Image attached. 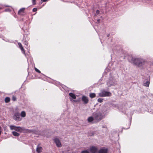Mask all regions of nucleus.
Segmentation results:
<instances>
[{"mask_svg": "<svg viewBox=\"0 0 153 153\" xmlns=\"http://www.w3.org/2000/svg\"><path fill=\"white\" fill-rule=\"evenodd\" d=\"M129 60L138 67L143 66L146 62V60L141 58L132 57L131 60L129 59Z\"/></svg>", "mask_w": 153, "mask_h": 153, "instance_id": "1", "label": "nucleus"}, {"mask_svg": "<svg viewBox=\"0 0 153 153\" xmlns=\"http://www.w3.org/2000/svg\"><path fill=\"white\" fill-rule=\"evenodd\" d=\"M9 127L11 130H14L18 132H22L23 130V128L20 126H16L14 125H10L9 126Z\"/></svg>", "mask_w": 153, "mask_h": 153, "instance_id": "2", "label": "nucleus"}, {"mask_svg": "<svg viewBox=\"0 0 153 153\" xmlns=\"http://www.w3.org/2000/svg\"><path fill=\"white\" fill-rule=\"evenodd\" d=\"M111 94L109 92L103 91L99 93V95L100 97H109L111 96Z\"/></svg>", "mask_w": 153, "mask_h": 153, "instance_id": "3", "label": "nucleus"}, {"mask_svg": "<svg viewBox=\"0 0 153 153\" xmlns=\"http://www.w3.org/2000/svg\"><path fill=\"white\" fill-rule=\"evenodd\" d=\"M13 118L15 120L18 122L21 121L22 120V118L21 117L19 112L15 113L13 116Z\"/></svg>", "mask_w": 153, "mask_h": 153, "instance_id": "4", "label": "nucleus"}, {"mask_svg": "<svg viewBox=\"0 0 153 153\" xmlns=\"http://www.w3.org/2000/svg\"><path fill=\"white\" fill-rule=\"evenodd\" d=\"M89 151L91 153H96L98 151V149L96 146H90Z\"/></svg>", "mask_w": 153, "mask_h": 153, "instance_id": "5", "label": "nucleus"}, {"mask_svg": "<svg viewBox=\"0 0 153 153\" xmlns=\"http://www.w3.org/2000/svg\"><path fill=\"white\" fill-rule=\"evenodd\" d=\"M54 142L56 146L58 147H60L62 146L61 143L59 140V139L57 138H56L54 139Z\"/></svg>", "mask_w": 153, "mask_h": 153, "instance_id": "6", "label": "nucleus"}, {"mask_svg": "<svg viewBox=\"0 0 153 153\" xmlns=\"http://www.w3.org/2000/svg\"><path fill=\"white\" fill-rule=\"evenodd\" d=\"M82 100L86 104L88 102V98L84 95H83L82 97Z\"/></svg>", "mask_w": 153, "mask_h": 153, "instance_id": "7", "label": "nucleus"}, {"mask_svg": "<svg viewBox=\"0 0 153 153\" xmlns=\"http://www.w3.org/2000/svg\"><path fill=\"white\" fill-rule=\"evenodd\" d=\"M21 117L22 118H24L26 116V113L24 111H22L21 112L20 114Z\"/></svg>", "mask_w": 153, "mask_h": 153, "instance_id": "8", "label": "nucleus"}, {"mask_svg": "<svg viewBox=\"0 0 153 153\" xmlns=\"http://www.w3.org/2000/svg\"><path fill=\"white\" fill-rule=\"evenodd\" d=\"M18 45H19L20 48L21 50L22 51L23 53H24L25 54V51L24 49L23 48L21 44L20 43H18Z\"/></svg>", "mask_w": 153, "mask_h": 153, "instance_id": "9", "label": "nucleus"}, {"mask_svg": "<svg viewBox=\"0 0 153 153\" xmlns=\"http://www.w3.org/2000/svg\"><path fill=\"white\" fill-rule=\"evenodd\" d=\"M107 150L106 149H101L99 153H107Z\"/></svg>", "mask_w": 153, "mask_h": 153, "instance_id": "10", "label": "nucleus"}, {"mask_svg": "<svg viewBox=\"0 0 153 153\" xmlns=\"http://www.w3.org/2000/svg\"><path fill=\"white\" fill-rule=\"evenodd\" d=\"M25 9V8H22L21 9H20L19 11L18 14L21 15H23V13H24Z\"/></svg>", "mask_w": 153, "mask_h": 153, "instance_id": "11", "label": "nucleus"}, {"mask_svg": "<svg viewBox=\"0 0 153 153\" xmlns=\"http://www.w3.org/2000/svg\"><path fill=\"white\" fill-rule=\"evenodd\" d=\"M69 95L73 99H75L76 98V96L75 95L72 93H69Z\"/></svg>", "mask_w": 153, "mask_h": 153, "instance_id": "12", "label": "nucleus"}, {"mask_svg": "<svg viewBox=\"0 0 153 153\" xmlns=\"http://www.w3.org/2000/svg\"><path fill=\"white\" fill-rule=\"evenodd\" d=\"M12 133L13 134V135L15 136L18 137L20 135V134L19 133L15 131H13L12 132Z\"/></svg>", "mask_w": 153, "mask_h": 153, "instance_id": "13", "label": "nucleus"}, {"mask_svg": "<svg viewBox=\"0 0 153 153\" xmlns=\"http://www.w3.org/2000/svg\"><path fill=\"white\" fill-rule=\"evenodd\" d=\"M42 147L38 146L36 148V151L39 153L42 151Z\"/></svg>", "mask_w": 153, "mask_h": 153, "instance_id": "14", "label": "nucleus"}, {"mask_svg": "<svg viewBox=\"0 0 153 153\" xmlns=\"http://www.w3.org/2000/svg\"><path fill=\"white\" fill-rule=\"evenodd\" d=\"M94 120V118L92 117H90L88 119V121L89 122H92Z\"/></svg>", "mask_w": 153, "mask_h": 153, "instance_id": "15", "label": "nucleus"}, {"mask_svg": "<svg viewBox=\"0 0 153 153\" xmlns=\"http://www.w3.org/2000/svg\"><path fill=\"white\" fill-rule=\"evenodd\" d=\"M10 100V99L8 97H7L5 99V102L6 103L9 102Z\"/></svg>", "mask_w": 153, "mask_h": 153, "instance_id": "16", "label": "nucleus"}, {"mask_svg": "<svg viewBox=\"0 0 153 153\" xmlns=\"http://www.w3.org/2000/svg\"><path fill=\"white\" fill-rule=\"evenodd\" d=\"M149 82L147 81L144 83V85L145 86L148 87L149 85Z\"/></svg>", "mask_w": 153, "mask_h": 153, "instance_id": "17", "label": "nucleus"}, {"mask_svg": "<svg viewBox=\"0 0 153 153\" xmlns=\"http://www.w3.org/2000/svg\"><path fill=\"white\" fill-rule=\"evenodd\" d=\"M95 94L94 93H91L90 94V97L91 98H93L95 97Z\"/></svg>", "mask_w": 153, "mask_h": 153, "instance_id": "18", "label": "nucleus"}, {"mask_svg": "<svg viewBox=\"0 0 153 153\" xmlns=\"http://www.w3.org/2000/svg\"><path fill=\"white\" fill-rule=\"evenodd\" d=\"M103 99L100 98L98 99L97 101L99 102H103Z\"/></svg>", "mask_w": 153, "mask_h": 153, "instance_id": "19", "label": "nucleus"}, {"mask_svg": "<svg viewBox=\"0 0 153 153\" xmlns=\"http://www.w3.org/2000/svg\"><path fill=\"white\" fill-rule=\"evenodd\" d=\"M81 153H89V152L88 150H84L82 151Z\"/></svg>", "mask_w": 153, "mask_h": 153, "instance_id": "20", "label": "nucleus"}, {"mask_svg": "<svg viewBox=\"0 0 153 153\" xmlns=\"http://www.w3.org/2000/svg\"><path fill=\"white\" fill-rule=\"evenodd\" d=\"M35 70L37 72H38V73H40V71L38 69L36 68H35Z\"/></svg>", "mask_w": 153, "mask_h": 153, "instance_id": "21", "label": "nucleus"}, {"mask_svg": "<svg viewBox=\"0 0 153 153\" xmlns=\"http://www.w3.org/2000/svg\"><path fill=\"white\" fill-rule=\"evenodd\" d=\"M36 0H32L33 4H36Z\"/></svg>", "mask_w": 153, "mask_h": 153, "instance_id": "22", "label": "nucleus"}, {"mask_svg": "<svg viewBox=\"0 0 153 153\" xmlns=\"http://www.w3.org/2000/svg\"><path fill=\"white\" fill-rule=\"evenodd\" d=\"M37 9L36 8H34L33 10V12H36L37 11Z\"/></svg>", "mask_w": 153, "mask_h": 153, "instance_id": "23", "label": "nucleus"}, {"mask_svg": "<svg viewBox=\"0 0 153 153\" xmlns=\"http://www.w3.org/2000/svg\"><path fill=\"white\" fill-rule=\"evenodd\" d=\"M12 99L13 101H15L16 100V98L15 97L13 96L12 97Z\"/></svg>", "mask_w": 153, "mask_h": 153, "instance_id": "24", "label": "nucleus"}, {"mask_svg": "<svg viewBox=\"0 0 153 153\" xmlns=\"http://www.w3.org/2000/svg\"><path fill=\"white\" fill-rule=\"evenodd\" d=\"M100 11L99 10H97L96 11V14H98L99 13Z\"/></svg>", "mask_w": 153, "mask_h": 153, "instance_id": "25", "label": "nucleus"}, {"mask_svg": "<svg viewBox=\"0 0 153 153\" xmlns=\"http://www.w3.org/2000/svg\"><path fill=\"white\" fill-rule=\"evenodd\" d=\"M48 0H41L42 2H45L48 1Z\"/></svg>", "mask_w": 153, "mask_h": 153, "instance_id": "26", "label": "nucleus"}, {"mask_svg": "<svg viewBox=\"0 0 153 153\" xmlns=\"http://www.w3.org/2000/svg\"><path fill=\"white\" fill-rule=\"evenodd\" d=\"M1 9V8H0V9Z\"/></svg>", "mask_w": 153, "mask_h": 153, "instance_id": "27", "label": "nucleus"}]
</instances>
